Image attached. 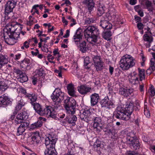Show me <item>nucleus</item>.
Instances as JSON below:
<instances>
[{"label": "nucleus", "mask_w": 155, "mask_h": 155, "mask_svg": "<svg viewBox=\"0 0 155 155\" xmlns=\"http://www.w3.org/2000/svg\"><path fill=\"white\" fill-rule=\"evenodd\" d=\"M36 112L40 116H46L48 117L55 119L57 117V113L54 111L52 106H46L43 108L39 104L35 102L32 104Z\"/></svg>", "instance_id": "1"}, {"label": "nucleus", "mask_w": 155, "mask_h": 155, "mask_svg": "<svg viewBox=\"0 0 155 155\" xmlns=\"http://www.w3.org/2000/svg\"><path fill=\"white\" fill-rule=\"evenodd\" d=\"M134 105L132 103L127 104L124 108L118 107L114 115L117 119L127 120L130 117L131 114L133 111Z\"/></svg>", "instance_id": "2"}, {"label": "nucleus", "mask_w": 155, "mask_h": 155, "mask_svg": "<svg viewBox=\"0 0 155 155\" xmlns=\"http://www.w3.org/2000/svg\"><path fill=\"white\" fill-rule=\"evenodd\" d=\"M84 35L87 41L90 43H96L100 31L97 28L94 26H89L84 31Z\"/></svg>", "instance_id": "3"}, {"label": "nucleus", "mask_w": 155, "mask_h": 155, "mask_svg": "<svg viewBox=\"0 0 155 155\" xmlns=\"http://www.w3.org/2000/svg\"><path fill=\"white\" fill-rule=\"evenodd\" d=\"M64 93L62 92L60 89L56 88L51 96L54 102L52 107L56 113L61 107V103L64 99Z\"/></svg>", "instance_id": "4"}, {"label": "nucleus", "mask_w": 155, "mask_h": 155, "mask_svg": "<svg viewBox=\"0 0 155 155\" xmlns=\"http://www.w3.org/2000/svg\"><path fill=\"white\" fill-rule=\"evenodd\" d=\"M57 139L54 137L50 136L45 138V144L47 149L45 152V155H57L55 149V144Z\"/></svg>", "instance_id": "5"}, {"label": "nucleus", "mask_w": 155, "mask_h": 155, "mask_svg": "<svg viewBox=\"0 0 155 155\" xmlns=\"http://www.w3.org/2000/svg\"><path fill=\"white\" fill-rule=\"evenodd\" d=\"M120 67L123 70H127L135 64L134 60L130 55H125L122 57L119 64Z\"/></svg>", "instance_id": "6"}, {"label": "nucleus", "mask_w": 155, "mask_h": 155, "mask_svg": "<svg viewBox=\"0 0 155 155\" xmlns=\"http://www.w3.org/2000/svg\"><path fill=\"white\" fill-rule=\"evenodd\" d=\"M64 103V106L65 109L71 112V114H73L75 112L74 110L76 104L75 100L73 98L67 97L65 100Z\"/></svg>", "instance_id": "7"}, {"label": "nucleus", "mask_w": 155, "mask_h": 155, "mask_svg": "<svg viewBox=\"0 0 155 155\" xmlns=\"http://www.w3.org/2000/svg\"><path fill=\"white\" fill-rule=\"evenodd\" d=\"M18 25H13L12 24L7 28V29L10 31V33L12 34L13 36H16V35H18L17 37H16V38H18L19 36V35L20 34V32L19 31H21V26H19L18 28H17Z\"/></svg>", "instance_id": "8"}, {"label": "nucleus", "mask_w": 155, "mask_h": 155, "mask_svg": "<svg viewBox=\"0 0 155 155\" xmlns=\"http://www.w3.org/2000/svg\"><path fill=\"white\" fill-rule=\"evenodd\" d=\"M100 104L102 107H106L109 109L115 107L114 104L109 100L107 96L105 97L104 99L101 100Z\"/></svg>", "instance_id": "9"}, {"label": "nucleus", "mask_w": 155, "mask_h": 155, "mask_svg": "<svg viewBox=\"0 0 155 155\" xmlns=\"http://www.w3.org/2000/svg\"><path fill=\"white\" fill-rule=\"evenodd\" d=\"M28 118L27 113L25 111L21 112L17 116L15 122L17 124H22L23 122H28V121L25 122V120Z\"/></svg>", "instance_id": "10"}, {"label": "nucleus", "mask_w": 155, "mask_h": 155, "mask_svg": "<svg viewBox=\"0 0 155 155\" xmlns=\"http://www.w3.org/2000/svg\"><path fill=\"white\" fill-rule=\"evenodd\" d=\"M80 113V117L82 120L87 122L91 120L92 114L90 109L84 110L82 113L81 112Z\"/></svg>", "instance_id": "11"}, {"label": "nucleus", "mask_w": 155, "mask_h": 155, "mask_svg": "<svg viewBox=\"0 0 155 155\" xmlns=\"http://www.w3.org/2000/svg\"><path fill=\"white\" fill-rule=\"evenodd\" d=\"M100 56H94L93 58L94 65L97 71L101 70L103 67V63L101 62Z\"/></svg>", "instance_id": "12"}, {"label": "nucleus", "mask_w": 155, "mask_h": 155, "mask_svg": "<svg viewBox=\"0 0 155 155\" xmlns=\"http://www.w3.org/2000/svg\"><path fill=\"white\" fill-rule=\"evenodd\" d=\"M101 119L98 117H96L94 120L93 127L96 129V131L97 133L100 132L102 129V125L101 123Z\"/></svg>", "instance_id": "13"}, {"label": "nucleus", "mask_w": 155, "mask_h": 155, "mask_svg": "<svg viewBox=\"0 0 155 155\" xmlns=\"http://www.w3.org/2000/svg\"><path fill=\"white\" fill-rule=\"evenodd\" d=\"M5 29L6 30V31H5L4 33V37L5 39V42L8 44H10L11 41L13 39H15L16 36H13L8 30L7 29Z\"/></svg>", "instance_id": "14"}, {"label": "nucleus", "mask_w": 155, "mask_h": 155, "mask_svg": "<svg viewBox=\"0 0 155 155\" xmlns=\"http://www.w3.org/2000/svg\"><path fill=\"white\" fill-rule=\"evenodd\" d=\"M16 101H17V105L15 107V110L14 111V114L15 113L17 114L18 111L20 110L24 106L25 104L23 99L20 96L17 97L16 99Z\"/></svg>", "instance_id": "15"}, {"label": "nucleus", "mask_w": 155, "mask_h": 155, "mask_svg": "<svg viewBox=\"0 0 155 155\" xmlns=\"http://www.w3.org/2000/svg\"><path fill=\"white\" fill-rule=\"evenodd\" d=\"M46 119L45 118L40 117L38 118L37 122L32 124L30 126V129H34L37 128L41 127L43 124L44 122H45Z\"/></svg>", "instance_id": "16"}, {"label": "nucleus", "mask_w": 155, "mask_h": 155, "mask_svg": "<svg viewBox=\"0 0 155 155\" xmlns=\"http://www.w3.org/2000/svg\"><path fill=\"white\" fill-rule=\"evenodd\" d=\"M82 30L81 29L78 28L73 37L74 41L76 45H78V42L82 39Z\"/></svg>", "instance_id": "17"}, {"label": "nucleus", "mask_w": 155, "mask_h": 155, "mask_svg": "<svg viewBox=\"0 0 155 155\" xmlns=\"http://www.w3.org/2000/svg\"><path fill=\"white\" fill-rule=\"evenodd\" d=\"M79 93L83 95H85L90 92L92 90L91 88L87 87L85 85H82L77 87Z\"/></svg>", "instance_id": "18"}, {"label": "nucleus", "mask_w": 155, "mask_h": 155, "mask_svg": "<svg viewBox=\"0 0 155 155\" xmlns=\"http://www.w3.org/2000/svg\"><path fill=\"white\" fill-rule=\"evenodd\" d=\"M20 66L21 68L26 70L30 69L32 66L30 60L28 58H25L21 61Z\"/></svg>", "instance_id": "19"}, {"label": "nucleus", "mask_w": 155, "mask_h": 155, "mask_svg": "<svg viewBox=\"0 0 155 155\" xmlns=\"http://www.w3.org/2000/svg\"><path fill=\"white\" fill-rule=\"evenodd\" d=\"M29 125L28 122H23L21 124L17 129V135L19 136L22 135L25 130V128L28 127Z\"/></svg>", "instance_id": "20"}, {"label": "nucleus", "mask_w": 155, "mask_h": 155, "mask_svg": "<svg viewBox=\"0 0 155 155\" xmlns=\"http://www.w3.org/2000/svg\"><path fill=\"white\" fill-rule=\"evenodd\" d=\"M133 90L132 89H127L125 88L121 87L119 89V93L124 97H127L131 95L133 92Z\"/></svg>", "instance_id": "21"}, {"label": "nucleus", "mask_w": 155, "mask_h": 155, "mask_svg": "<svg viewBox=\"0 0 155 155\" xmlns=\"http://www.w3.org/2000/svg\"><path fill=\"white\" fill-rule=\"evenodd\" d=\"M91 104V106H94L97 104L98 102L99 99V94H97L94 93L90 96Z\"/></svg>", "instance_id": "22"}, {"label": "nucleus", "mask_w": 155, "mask_h": 155, "mask_svg": "<svg viewBox=\"0 0 155 155\" xmlns=\"http://www.w3.org/2000/svg\"><path fill=\"white\" fill-rule=\"evenodd\" d=\"M100 26L104 29L107 30L111 29L112 27V24L107 20H103L100 21Z\"/></svg>", "instance_id": "23"}, {"label": "nucleus", "mask_w": 155, "mask_h": 155, "mask_svg": "<svg viewBox=\"0 0 155 155\" xmlns=\"http://www.w3.org/2000/svg\"><path fill=\"white\" fill-rule=\"evenodd\" d=\"M15 5L10 1L7 3L5 7V12L7 14L12 12L13 9L15 7Z\"/></svg>", "instance_id": "24"}, {"label": "nucleus", "mask_w": 155, "mask_h": 155, "mask_svg": "<svg viewBox=\"0 0 155 155\" xmlns=\"http://www.w3.org/2000/svg\"><path fill=\"white\" fill-rule=\"evenodd\" d=\"M82 3L86 5L90 12L93 10L94 6L95 4L93 2V0H84Z\"/></svg>", "instance_id": "25"}, {"label": "nucleus", "mask_w": 155, "mask_h": 155, "mask_svg": "<svg viewBox=\"0 0 155 155\" xmlns=\"http://www.w3.org/2000/svg\"><path fill=\"white\" fill-rule=\"evenodd\" d=\"M12 101L7 97H0V105H3L5 106L11 105Z\"/></svg>", "instance_id": "26"}, {"label": "nucleus", "mask_w": 155, "mask_h": 155, "mask_svg": "<svg viewBox=\"0 0 155 155\" xmlns=\"http://www.w3.org/2000/svg\"><path fill=\"white\" fill-rule=\"evenodd\" d=\"M109 15L108 17V19L109 20H112V18H111V17H112V18H113L114 19V21H116V24L120 25H122L123 23V21H121L120 20V19H119L118 18H117V16L115 13H114V12H110V13L109 14Z\"/></svg>", "instance_id": "27"}, {"label": "nucleus", "mask_w": 155, "mask_h": 155, "mask_svg": "<svg viewBox=\"0 0 155 155\" xmlns=\"http://www.w3.org/2000/svg\"><path fill=\"white\" fill-rule=\"evenodd\" d=\"M65 120L69 124H71L72 126H74L75 125V122L77 120V117L75 116L72 115L70 117H66Z\"/></svg>", "instance_id": "28"}, {"label": "nucleus", "mask_w": 155, "mask_h": 155, "mask_svg": "<svg viewBox=\"0 0 155 155\" xmlns=\"http://www.w3.org/2000/svg\"><path fill=\"white\" fill-rule=\"evenodd\" d=\"M31 139L32 140L31 141L32 144L33 143L35 142L36 143H38L40 141L41 137L39 136V133L36 132L32 136Z\"/></svg>", "instance_id": "29"}, {"label": "nucleus", "mask_w": 155, "mask_h": 155, "mask_svg": "<svg viewBox=\"0 0 155 155\" xmlns=\"http://www.w3.org/2000/svg\"><path fill=\"white\" fill-rule=\"evenodd\" d=\"M102 37L105 40H110L111 39L112 32L109 30H107L102 33Z\"/></svg>", "instance_id": "30"}, {"label": "nucleus", "mask_w": 155, "mask_h": 155, "mask_svg": "<svg viewBox=\"0 0 155 155\" xmlns=\"http://www.w3.org/2000/svg\"><path fill=\"white\" fill-rule=\"evenodd\" d=\"M67 87L69 94L71 96H74L75 93L74 85L70 83L68 85Z\"/></svg>", "instance_id": "31"}, {"label": "nucleus", "mask_w": 155, "mask_h": 155, "mask_svg": "<svg viewBox=\"0 0 155 155\" xmlns=\"http://www.w3.org/2000/svg\"><path fill=\"white\" fill-rule=\"evenodd\" d=\"M26 98H28V99H29L30 101V103L31 104L35 103L37 100V96L36 94L34 93L26 95Z\"/></svg>", "instance_id": "32"}, {"label": "nucleus", "mask_w": 155, "mask_h": 155, "mask_svg": "<svg viewBox=\"0 0 155 155\" xmlns=\"http://www.w3.org/2000/svg\"><path fill=\"white\" fill-rule=\"evenodd\" d=\"M79 42L80 50L82 53L86 52L88 50V48L86 45V42L85 41H83L81 42Z\"/></svg>", "instance_id": "33"}, {"label": "nucleus", "mask_w": 155, "mask_h": 155, "mask_svg": "<svg viewBox=\"0 0 155 155\" xmlns=\"http://www.w3.org/2000/svg\"><path fill=\"white\" fill-rule=\"evenodd\" d=\"M97 7V14L99 16H101L104 12V8H105V7L103 5L101 4L99 2L98 4Z\"/></svg>", "instance_id": "34"}, {"label": "nucleus", "mask_w": 155, "mask_h": 155, "mask_svg": "<svg viewBox=\"0 0 155 155\" xmlns=\"http://www.w3.org/2000/svg\"><path fill=\"white\" fill-rule=\"evenodd\" d=\"M107 133L111 139H117V134L114 128L110 129L109 131H108Z\"/></svg>", "instance_id": "35"}, {"label": "nucleus", "mask_w": 155, "mask_h": 155, "mask_svg": "<svg viewBox=\"0 0 155 155\" xmlns=\"http://www.w3.org/2000/svg\"><path fill=\"white\" fill-rule=\"evenodd\" d=\"M143 2H144L146 8L148 9V11L150 12L152 11V7L151 2L149 0H143Z\"/></svg>", "instance_id": "36"}, {"label": "nucleus", "mask_w": 155, "mask_h": 155, "mask_svg": "<svg viewBox=\"0 0 155 155\" xmlns=\"http://www.w3.org/2000/svg\"><path fill=\"white\" fill-rule=\"evenodd\" d=\"M138 75L140 77V80L141 81L144 79L145 78V70L144 69H142L140 68H138Z\"/></svg>", "instance_id": "37"}, {"label": "nucleus", "mask_w": 155, "mask_h": 155, "mask_svg": "<svg viewBox=\"0 0 155 155\" xmlns=\"http://www.w3.org/2000/svg\"><path fill=\"white\" fill-rule=\"evenodd\" d=\"M0 62L3 64H7L8 62L6 56L0 54Z\"/></svg>", "instance_id": "38"}, {"label": "nucleus", "mask_w": 155, "mask_h": 155, "mask_svg": "<svg viewBox=\"0 0 155 155\" xmlns=\"http://www.w3.org/2000/svg\"><path fill=\"white\" fill-rule=\"evenodd\" d=\"M2 78H4L2 77ZM0 87L3 88L4 91H5L8 88V85L4 82V79H0Z\"/></svg>", "instance_id": "39"}, {"label": "nucleus", "mask_w": 155, "mask_h": 155, "mask_svg": "<svg viewBox=\"0 0 155 155\" xmlns=\"http://www.w3.org/2000/svg\"><path fill=\"white\" fill-rule=\"evenodd\" d=\"M143 39L145 41L149 42V44L153 41V38L152 36H149L147 34H145L143 36Z\"/></svg>", "instance_id": "40"}, {"label": "nucleus", "mask_w": 155, "mask_h": 155, "mask_svg": "<svg viewBox=\"0 0 155 155\" xmlns=\"http://www.w3.org/2000/svg\"><path fill=\"white\" fill-rule=\"evenodd\" d=\"M133 134V133H131V137L133 138V139H132L131 140V139H129V140H130L131 143H130V146L131 147H133V148H134L136 146V145L135 144V142H136V140H135V136L134 135V136H132V135Z\"/></svg>", "instance_id": "41"}, {"label": "nucleus", "mask_w": 155, "mask_h": 155, "mask_svg": "<svg viewBox=\"0 0 155 155\" xmlns=\"http://www.w3.org/2000/svg\"><path fill=\"white\" fill-rule=\"evenodd\" d=\"M35 72L37 74L40 76H44L45 75V74L44 73L43 69L42 68L36 70Z\"/></svg>", "instance_id": "42"}, {"label": "nucleus", "mask_w": 155, "mask_h": 155, "mask_svg": "<svg viewBox=\"0 0 155 155\" xmlns=\"http://www.w3.org/2000/svg\"><path fill=\"white\" fill-rule=\"evenodd\" d=\"M137 27L138 29L141 30L140 33L143 34V30L144 27L143 25L141 22H139L137 25Z\"/></svg>", "instance_id": "43"}, {"label": "nucleus", "mask_w": 155, "mask_h": 155, "mask_svg": "<svg viewBox=\"0 0 155 155\" xmlns=\"http://www.w3.org/2000/svg\"><path fill=\"white\" fill-rule=\"evenodd\" d=\"M144 113L146 117H149L150 116V113L146 106L145 105L144 107Z\"/></svg>", "instance_id": "44"}, {"label": "nucleus", "mask_w": 155, "mask_h": 155, "mask_svg": "<svg viewBox=\"0 0 155 155\" xmlns=\"http://www.w3.org/2000/svg\"><path fill=\"white\" fill-rule=\"evenodd\" d=\"M101 142L98 140H97L94 144V148H99L101 146Z\"/></svg>", "instance_id": "45"}, {"label": "nucleus", "mask_w": 155, "mask_h": 155, "mask_svg": "<svg viewBox=\"0 0 155 155\" xmlns=\"http://www.w3.org/2000/svg\"><path fill=\"white\" fill-rule=\"evenodd\" d=\"M154 71H155V69L153 68L149 67L146 71V73L147 74L150 75Z\"/></svg>", "instance_id": "46"}, {"label": "nucleus", "mask_w": 155, "mask_h": 155, "mask_svg": "<svg viewBox=\"0 0 155 155\" xmlns=\"http://www.w3.org/2000/svg\"><path fill=\"white\" fill-rule=\"evenodd\" d=\"M94 21V20L92 18H87L85 21V24H90L93 23Z\"/></svg>", "instance_id": "47"}, {"label": "nucleus", "mask_w": 155, "mask_h": 155, "mask_svg": "<svg viewBox=\"0 0 155 155\" xmlns=\"http://www.w3.org/2000/svg\"><path fill=\"white\" fill-rule=\"evenodd\" d=\"M148 92L150 93V95L152 97L154 96L155 94V90L154 88L153 87H150Z\"/></svg>", "instance_id": "48"}, {"label": "nucleus", "mask_w": 155, "mask_h": 155, "mask_svg": "<svg viewBox=\"0 0 155 155\" xmlns=\"http://www.w3.org/2000/svg\"><path fill=\"white\" fill-rule=\"evenodd\" d=\"M113 125L112 123H108L105 129H106L107 130V131H109L110 129H112L114 128L113 127Z\"/></svg>", "instance_id": "49"}, {"label": "nucleus", "mask_w": 155, "mask_h": 155, "mask_svg": "<svg viewBox=\"0 0 155 155\" xmlns=\"http://www.w3.org/2000/svg\"><path fill=\"white\" fill-rule=\"evenodd\" d=\"M5 64H3V66L1 68V70L4 73L3 74H5L7 72L8 70H9V69H8V68H7V65H6Z\"/></svg>", "instance_id": "50"}, {"label": "nucleus", "mask_w": 155, "mask_h": 155, "mask_svg": "<svg viewBox=\"0 0 155 155\" xmlns=\"http://www.w3.org/2000/svg\"><path fill=\"white\" fill-rule=\"evenodd\" d=\"M48 45L46 43H45L43 47L41 48V49L42 51L45 52H48Z\"/></svg>", "instance_id": "51"}, {"label": "nucleus", "mask_w": 155, "mask_h": 155, "mask_svg": "<svg viewBox=\"0 0 155 155\" xmlns=\"http://www.w3.org/2000/svg\"><path fill=\"white\" fill-rule=\"evenodd\" d=\"M138 15L141 17H143L144 15V13L143 10L141 9H139L137 10H136Z\"/></svg>", "instance_id": "52"}, {"label": "nucleus", "mask_w": 155, "mask_h": 155, "mask_svg": "<svg viewBox=\"0 0 155 155\" xmlns=\"http://www.w3.org/2000/svg\"><path fill=\"white\" fill-rule=\"evenodd\" d=\"M84 65L86 66L90 63L89 58L88 57H86L84 59Z\"/></svg>", "instance_id": "53"}, {"label": "nucleus", "mask_w": 155, "mask_h": 155, "mask_svg": "<svg viewBox=\"0 0 155 155\" xmlns=\"http://www.w3.org/2000/svg\"><path fill=\"white\" fill-rule=\"evenodd\" d=\"M24 77L23 78L21 79H20V81L21 83H23L25 81H26L28 80V78L27 76L25 75V74H24Z\"/></svg>", "instance_id": "54"}, {"label": "nucleus", "mask_w": 155, "mask_h": 155, "mask_svg": "<svg viewBox=\"0 0 155 155\" xmlns=\"http://www.w3.org/2000/svg\"><path fill=\"white\" fill-rule=\"evenodd\" d=\"M21 92L25 95V97H26V95L28 94L29 93H28L26 91V90L24 88H22L21 90Z\"/></svg>", "instance_id": "55"}, {"label": "nucleus", "mask_w": 155, "mask_h": 155, "mask_svg": "<svg viewBox=\"0 0 155 155\" xmlns=\"http://www.w3.org/2000/svg\"><path fill=\"white\" fill-rule=\"evenodd\" d=\"M54 72L58 74V76L59 77H62V74L61 71L58 69V70L55 69L54 70Z\"/></svg>", "instance_id": "56"}, {"label": "nucleus", "mask_w": 155, "mask_h": 155, "mask_svg": "<svg viewBox=\"0 0 155 155\" xmlns=\"http://www.w3.org/2000/svg\"><path fill=\"white\" fill-rule=\"evenodd\" d=\"M129 79H136V72H134L132 74H131Z\"/></svg>", "instance_id": "57"}, {"label": "nucleus", "mask_w": 155, "mask_h": 155, "mask_svg": "<svg viewBox=\"0 0 155 155\" xmlns=\"http://www.w3.org/2000/svg\"><path fill=\"white\" fill-rule=\"evenodd\" d=\"M140 108V101L136 100V110H139Z\"/></svg>", "instance_id": "58"}, {"label": "nucleus", "mask_w": 155, "mask_h": 155, "mask_svg": "<svg viewBox=\"0 0 155 155\" xmlns=\"http://www.w3.org/2000/svg\"><path fill=\"white\" fill-rule=\"evenodd\" d=\"M114 70V68L111 66L110 65L109 68V71L110 75H111L113 74Z\"/></svg>", "instance_id": "59"}, {"label": "nucleus", "mask_w": 155, "mask_h": 155, "mask_svg": "<svg viewBox=\"0 0 155 155\" xmlns=\"http://www.w3.org/2000/svg\"><path fill=\"white\" fill-rule=\"evenodd\" d=\"M70 35V31L69 30H67L66 31V33L63 36V37L64 38H67Z\"/></svg>", "instance_id": "60"}, {"label": "nucleus", "mask_w": 155, "mask_h": 155, "mask_svg": "<svg viewBox=\"0 0 155 155\" xmlns=\"http://www.w3.org/2000/svg\"><path fill=\"white\" fill-rule=\"evenodd\" d=\"M150 67L153 68L154 69H155V63L154 62L152 61V59L150 60Z\"/></svg>", "instance_id": "61"}, {"label": "nucleus", "mask_w": 155, "mask_h": 155, "mask_svg": "<svg viewBox=\"0 0 155 155\" xmlns=\"http://www.w3.org/2000/svg\"><path fill=\"white\" fill-rule=\"evenodd\" d=\"M37 79L36 78L34 77L32 78V82L33 83V84L34 85H35L37 82Z\"/></svg>", "instance_id": "62"}, {"label": "nucleus", "mask_w": 155, "mask_h": 155, "mask_svg": "<svg viewBox=\"0 0 155 155\" xmlns=\"http://www.w3.org/2000/svg\"><path fill=\"white\" fill-rule=\"evenodd\" d=\"M58 48L54 49L53 51V54L55 56L56 54H59V52L58 51Z\"/></svg>", "instance_id": "63"}, {"label": "nucleus", "mask_w": 155, "mask_h": 155, "mask_svg": "<svg viewBox=\"0 0 155 155\" xmlns=\"http://www.w3.org/2000/svg\"><path fill=\"white\" fill-rule=\"evenodd\" d=\"M74 152L72 150L69 151L67 154H65L64 155H74Z\"/></svg>", "instance_id": "64"}]
</instances>
